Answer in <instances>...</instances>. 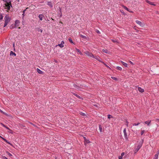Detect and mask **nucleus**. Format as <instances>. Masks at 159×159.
Wrapping results in <instances>:
<instances>
[{"mask_svg":"<svg viewBox=\"0 0 159 159\" xmlns=\"http://www.w3.org/2000/svg\"><path fill=\"white\" fill-rule=\"evenodd\" d=\"M5 22L8 23L10 20V18L7 15H6L4 18Z\"/></svg>","mask_w":159,"mask_h":159,"instance_id":"nucleus-1","label":"nucleus"},{"mask_svg":"<svg viewBox=\"0 0 159 159\" xmlns=\"http://www.w3.org/2000/svg\"><path fill=\"white\" fill-rule=\"evenodd\" d=\"M142 143H140L137 146L136 148L134 150V152L135 153L137 152L140 149L141 147L142 146Z\"/></svg>","mask_w":159,"mask_h":159,"instance_id":"nucleus-2","label":"nucleus"},{"mask_svg":"<svg viewBox=\"0 0 159 159\" xmlns=\"http://www.w3.org/2000/svg\"><path fill=\"white\" fill-rule=\"evenodd\" d=\"M123 133L124 134V137L126 140H128V137L126 132V129L125 128L123 130Z\"/></svg>","mask_w":159,"mask_h":159,"instance_id":"nucleus-3","label":"nucleus"},{"mask_svg":"<svg viewBox=\"0 0 159 159\" xmlns=\"http://www.w3.org/2000/svg\"><path fill=\"white\" fill-rule=\"evenodd\" d=\"M84 53L87 55L88 56L92 57V56H93V54L91 52H89L88 51H86L84 52Z\"/></svg>","mask_w":159,"mask_h":159,"instance_id":"nucleus-4","label":"nucleus"},{"mask_svg":"<svg viewBox=\"0 0 159 159\" xmlns=\"http://www.w3.org/2000/svg\"><path fill=\"white\" fill-rule=\"evenodd\" d=\"M136 22L138 24V25H139L140 26L142 27H143L144 26V24L143 23H142L140 21L137 20L136 21Z\"/></svg>","mask_w":159,"mask_h":159,"instance_id":"nucleus-5","label":"nucleus"},{"mask_svg":"<svg viewBox=\"0 0 159 159\" xmlns=\"http://www.w3.org/2000/svg\"><path fill=\"white\" fill-rule=\"evenodd\" d=\"M20 23V21L18 20H16L15 22V27H17L19 25V24Z\"/></svg>","mask_w":159,"mask_h":159,"instance_id":"nucleus-6","label":"nucleus"},{"mask_svg":"<svg viewBox=\"0 0 159 159\" xmlns=\"http://www.w3.org/2000/svg\"><path fill=\"white\" fill-rule=\"evenodd\" d=\"M64 42L63 41H62L61 42V44H58L57 46H59L61 48H62L64 47Z\"/></svg>","mask_w":159,"mask_h":159,"instance_id":"nucleus-7","label":"nucleus"},{"mask_svg":"<svg viewBox=\"0 0 159 159\" xmlns=\"http://www.w3.org/2000/svg\"><path fill=\"white\" fill-rule=\"evenodd\" d=\"M84 144H85V145H86V144L90 143V142L89 141V140H88L85 137H84Z\"/></svg>","mask_w":159,"mask_h":159,"instance_id":"nucleus-8","label":"nucleus"},{"mask_svg":"<svg viewBox=\"0 0 159 159\" xmlns=\"http://www.w3.org/2000/svg\"><path fill=\"white\" fill-rule=\"evenodd\" d=\"M11 7V2L10 1H9V3L8 5H7V8H6L7 10H10V7Z\"/></svg>","mask_w":159,"mask_h":159,"instance_id":"nucleus-9","label":"nucleus"},{"mask_svg":"<svg viewBox=\"0 0 159 159\" xmlns=\"http://www.w3.org/2000/svg\"><path fill=\"white\" fill-rule=\"evenodd\" d=\"M92 57L95 59L99 61H101L100 60V58L98 57L97 56H94L93 55V56H92Z\"/></svg>","mask_w":159,"mask_h":159,"instance_id":"nucleus-10","label":"nucleus"},{"mask_svg":"<svg viewBox=\"0 0 159 159\" xmlns=\"http://www.w3.org/2000/svg\"><path fill=\"white\" fill-rule=\"evenodd\" d=\"M121 63H122V65L124 66L125 67H128V65L126 63H125L122 61H121Z\"/></svg>","mask_w":159,"mask_h":159,"instance_id":"nucleus-11","label":"nucleus"},{"mask_svg":"<svg viewBox=\"0 0 159 159\" xmlns=\"http://www.w3.org/2000/svg\"><path fill=\"white\" fill-rule=\"evenodd\" d=\"M36 70L37 71V72L40 74H42L43 73V72L41 70H40V69H39V68H37L36 69Z\"/></svg>","mask_w":159,"mask_h":159,"instance_id":"nucleus-12","label":"nucleus"},{"mask_svg":"<svg viewBox=\"0 0 159 159\" xmlns=\"http://www.w3.org/2000/svg\"><path fill=\"white\" fill-rule=\"evenodd\" d=\"M146 2L147 3L149 4L150 5H153V6H155V4H154L152 2H150L148 0H146Z\"/></svg>","mask_w":159,"mask_h":159,"instance_id":"nucleus-13","label":"nucleus"},{"mask_svg":"<svg viewBox=\"0 0 159 159\" xmlns=\"http://www.w3.org/2000/svg\"><path fill=\"white\" fill-rule=\"evenodd\" d=\"M138 90L141 93H143L144 92V89L140 87H138Z\"/></svg>","mask_w":159,"mask_h":159,"instance_id":"nucleus-14","label":"nucleus"},{"mask_svg":"<svg viewBox=\"0 0 159 159\" xmlns=\"http://www.w3.org/2000/svg\"><path fill=\"white\" fill-rule=\"evenodd\" d=\"M125 153L122 152L121 155V156H119L118 157V158L119 159H122Z\"/></svg>","mask_w":159,"mask_h":159,"instance_id":"nucleus-15","label":"nucleus"},{"mask_svg":"<svg viewBox=\"0 0 159 159\" xmlns=\"http://www.w3.org/2000/svg\"><path fill=\"white\" fill-rule=\"evenodd\" d=\"M10 55L11 56H12L14 55L15 56H16V54L15 53L13 52V51H11L10 52Z\"/></svg>","mask_w":159,"mask_h":159,"instance_id":"nucleus-16","label":"nucleus"},{"mask_svg":"<svg viewBox=\"0 0 159 159\" xmlns=\"http://www.w3.org/2000/svg\"><path fill=\"white\" fill-rule=\"evenodd\" d=\"M80 36L81 38H83V39H86V40H88V38L87 37H86L85 36H84V35H82L81 34H80Z\"/></svg>","mask_w":159,"mask_h":159,"instance_id":"nucleus-17","label":"nucleus"},{"mask_svg":"<svg viewBox=\"0 0 159 159\" xmlns=\"http://www.w3.org/2000/svg\"><path fill=\"white\" fill-rule=\"evenodd\" d=\"M151 120L146 121L144 122V123L147 125H149V124H150V123H151Z\"/></svg>","mask_w":159,"mask_h":159,"instance_id":"nucleus-18","label":"nucleus"},{"mask_svg":"<svg viewBox=\"0 0 159 159\" xmlns=\"http://www.w3.org/2000/svg\"><path fill=\"white\" fill-rule=\"evenodd\" d=\"M123 7L124 8V9H125L127 11H129L130 12H133L132 11H129V9L127 7H125V6H123Z\"/></svg>","mask_w":159,"mask_h":159,"instance_id":"nucleus-19","label":"nucleus"},{"mask_svg":"<svg viewBox=\"0 0 159 159\" xmlns=\"http://www.w3.org/2000/svg\"><path fill=\"white\" fill-rule=\"evenodd\" d=\"M43 17V16L42 14H40L39 16V17L41 20H42V18Z\"/></svg>","mask_w":159,"mask_h":159,"instance_id":"nucleus-20","label":"nucleus"},{"mask_svg":"<svg viewBox=\"0 0 159 159\" xmlns=\"http://www.w3.org/2000/svg\"><path fill=\"white\" fill-rule=\"evenodd\" d=\"M102 51L103 52L106 53H109V51L106 49H103Z\"/></svg>","mask_w":159,"mask_h":159,"instance_id":"nucleus-21","label":"nucleus"},{"mask_svg":"<svg viewBox=\"0 0 159 159\" xmlns=\"http://www.w3.org/2000/svg\"><path fill=\"white\" fill-rule=\"evenodd\" d=\"M9 3V2H8L7 1H6V3L4 4V7H5L6 8H7Z\"/></svg>","mask_w":159,"mask_h":159,"instance_id":"nucleus-22","label":"nucleus"},{"mask_svg":"<svg viewBox=\"0 0 159 159\" xmlns=\"http://www.w3.org/2000/svg\"><path fill=\"white\" fill-rule=\"evenodd\" d=\"M48 5L51 7H52V3L51 2H48Z\"/></svg>","mask_w":159,"mask_h":159,"instance_id":"nucleus-23","label":"nucleus"},{"mask_svg":"<svg viewBox=\"0 0 159 159\" xmlns=\"http://www.w3.org/2000/svg\"><path fill=\"white\" fill-rule=\"evenodd\" d=\"M80 114L82 116H86V114L84 113H83L82 112H80Z\"/></svg>","mask_w":159,"mask_h":159,"instance_id":"nucleus-24","label":"nucleus"},{"mask_svg":"<svg viewBox=\"0 0 159 159\" xmlns=\"http://www.w3.org/2000/svg\"><path fill=\"white\" fill-rule=\"evenodd\" d=\"M99 129L100 132H102V128L101 125H99Z\"/></svg>","mask_w":159,"mask_h":159,"instance_id":"nucleus-25","label":"nucleus"},{"mask_svg":"<svg viewBox=\"0 0 159 159\" xmlns=\"http://www.w3.org/2000/svg\"><path fill=\"white\" fill-rule=\"evenodd\" d=\"M158 156L157 154H156L154 156V157L153 159H157L158 158Z\"/></svg>","mask_w":159,"mask_h":159,"instance_id":"nucleus-26","label":"nucleus"},{"mask_svg":"<svg viewBox=\"0 0 159 159\" xmlns=\"http://www.w3.org/2000/svg\"><path fill=\"white\" fill-rule=\"evenodd\" d=\"M68 40L71 43H73V42L70 38L68 39Z\"/></svg>","mask_w":159,"mask_h":159,"instance_id":"nucleus-27","label":"nucleus"},{"mask_svg":"<svg viewBox=\"0 0 159 159\" xmlns=\"http://www.w3.org/2000/svg\"><path fill=\"white\" fill-rule=\"evenodd\" d=\"M116 69L117 70H121L122 69L121 67H120L119 66L116 67Z\"/></svg>","mask_w":159,"mask_h":159,"instance_id":"nucleus-28","label":"nucleus"},{"mask_svg":"<svg viewBox=\"0 0 159 159\" xmlns=\"http://www.w3.org/2000/svg\"><path fill=\"white\" fill-rule=\"evenodd\" d=\"M2 15V14H0V20H2L3 19Z\"/></svg>","mask_w":159,"mask_h":159,"instance_id":"nucleus-29","label":"nucleus"},{"mask_svg":"<svg viewBox=\"0 0 159 159\" xmlns=\"http://www.w3.org/2000/svg\"><path fill=\"white\" fill-rule=\"evenodd\" d=\"M107 116H108V119H110V118H112V116H111V115H109V114Z\"/></svg>","mask_w":159,"mask_h":159,"instance_id":"nucleus-30","label":"nucleus"},{"mask_svg":"<svg viewBox=\"0 0 159 159\" xmlns=\"http://www.w3.org/2000/svg\"><path fill=\"white\" fill-rule=\"evenodd\" d=\"M140 124V123L138 122L137 124L136 123H134L133 124V126H137L139 125Z\"/></svg>","mask_w":159,"mask_h":159,"instance_id":"nucleus-31","label":"nucleus"},{"mask_svg":"<svg viewBox=\"0 0 159 159\" xmlns=\"http://www.w3.org/2000/svg\"><path fill=\"white\" fill-rule=\"evenodd\" d=\"M10 28L11 29H13V28H14L15 27H15V26H14V25H12L11 26H10Z\"/></svg>","mask_w":159,"mask_h":159,"instance_id":"nucleus-32","label":"nucleus"},{"mask_svg":"<svg viewBox=\"0 0 159 159\" xmlns=\"http://www.w3.org/2000/svg\"><path fill=\"white\" fill-rule=\"evenodd\" d=\"M111 78L112 79H113V80H117V78H116V77H111Z\"/></svg>","mask_w":159,"mask_h":159,"instance_id":"nucleus-33","label":"nucleus"},{"mask_svg":"<svg viewBox=\"0 0 159 159\" xmlns=\"http://www.w3.org/2000/svg\"><path fill=\"white\" fill-rule=\"evenodd\" d=\"M111 40L114 43H117V40L115 39H111Z\"/></svg>","mask_w":159,"mask_h":159,"instance_id":"nucleus-34","label":"nucleus"},{"mask_svg":"<svg viewBox=\"0 0 159 159\" xmlns=\"http://www.w3.org/2000/svg\"><path fill=\"white\" fill-rule=\"evenodd\" d=\"M73 94L74 95H75L78 98H80V97L78 95L76 94L75 93H74Z\"/></svg>","mask_w":159,"mask_h":159,"instance_id":"nucleus-35","label":"nucleus"},{"mask_svg":"<svg viewBox=\"0 0 159 159\" xmlns=\"http://www.w3.org/2000/svg\"><path fill=\"white\" fill-rule=\"evenodd\" d=\"M7 155H9V156H12V155H11V153H9V152H7Z\"/></svg>","mask_w":159,"mask_h":159,"instance_id":"nucleus-36","label":"nucleus"},{"mask_svg":"<svg viewBox=\"0 0 159 159\" xmlns=\"http://www.w3.org/2000/svg\"><path fill=\"white\" fill-rule=\"evenodd\" d=\"M2 139L6 142L8 143L7 142V140L6 139H5L4 138H3L2 137Z\"/></svg>","mask_w":159,"mask_h":159,"instance_id":"nucleus-37","label":"nucleus"},{"mask_svg":"<svg viewBox=\"0 0 159 159\" xmlns=\"http://www.w3.org/2000/svg\"><path fill=\"white\" fill-rule=\"evenodd\" d=\"M8 23H7V22H5V23H4V27H6L7 25V24Z\"/></svg>","mask_w":159,"mask_h":159,"instance_id":"nucleus-38","label":"nucleus"},{"mask_svg":"<svg viewBox=\"0 0 159 159\" xmlns=\"http://www.w3.org/2000/svg\"><path fill=\"white\" fill-rule=\"evenodd\" d=\"M144 132H145V131L144 130H142L141 131V135H143Z\"/></svg>","mask_w":159,"mask_h":159,"instance_id":"nucleus-39","label":"nucleus"},{"mask_svg":"<svg viewBox=\"0 0 159 159\" xmlns=\"http://www.w3.org/2000/svg\"><path fill=\"white\" fill-rule=\"evenodd\" d=\"M38 31H40L41 32V33H42V31H43V30H42L39 29L38 30Z\"/></svg>","mask_w":159,"mask_h":159,"instance_id":"nucleus-40","label":"nucleus"},{"mask_svg":"<svg viewBox=\"0 0 159 159\" xmlns=\"http://www.w3.org/2000/svg\"><path fill=\"white\" fill-rule=\"evenodd\" d=\"M96 32L98 34H100V32L98 30H96Z\"/></svg>","mask_w":159,"mask_h":159,"instance_id":"nucleus-41","label":"nucleus"},{"mask_svg":"<svg viewBox=\"0 0 159 159\" xmlns=\"http://www.w3.org/2000/svg\"><path fill=\"white\" fill-rule=\"evenodd\" d=\"M61 13V9L60 8V11H59ZM60 17H61L62 16V14H61V15H60Z\"/></svg>","mask_w":159,"mask_h":159,"instance_id":"nucleus-42","label":"nucleus"},{"mask_svg":"<svg viewBox=\"0 0 159 159\" xmlns=\"http://www.w3.org/2000/svg\"><path fill=\"white\" fill-rule=\"evenodd\" d=\"M1 125H2L4 127H6V126L5 125H4L2 123H1Z\"/></svg>","mask_w":159,"mask_h":159,"instance_id":"nucleus-43","label":"nucleus"},{"mask_svg":"<svg viewBox=\"0 0 159 159\" xmlns=\"http://www.w3.org/2000/svg\"><path fill=\"white\" fill-rule=\"evenodd\" d=\"M2 158L3 159H8L6 157L3 156L2 157Z\"/></svg>","mask_w":159,"mask_h":159,"instance_id":"nucleus-44","label":"nucleus"},{"mask_svg":"<svg viewBox=\"0 0 159 159\" xmlns=\"http://www.w3.org/2000/svg\"><path fill=\"white\" fill-rule=\"evenodd\" d=\"M0 112H1V113L4 114H5V113L3 112L2 110H1L0 109Z\"/></svg>","mask_w":159,"mask_h":159,"instance_id":"nucleus-45","label":"nucleus"},{"mask_svg":"<svg viewBox=\"0 0 159 159\" xmlns=\"http://www.w3.org/2000/svg\"><path fill=\"white\" fill-rule=\"evenodd\" d=\"M76 51L79 52H80V50L76 48Z\"/></svg>","mask_w":159,"mask_h":159,"instance_id":"nucleus-46","label":"nucleus"},{"mask_svg":"<svg viewBox=\"0 0 159 159\" xmlns=\"http://www.w3.org/2000/svg\"><path fill=\"white\" fill-rule=\"evenodd\" d=\"M126 126L127 127L128 126V122L127 121H126Z\"/></svg>","mask_w":159,"mask_h":159,"instance_id":"nucleus-47","label":"nucleus"},{"mask_svg":"<svg viewBox=\"0 0 159 159\" xmlns=\"http://www.w3.org/2000/svg\"><path fill=\"white\" fill-rule=\"evenodd\" d=\"M129 62L130 63V64H131L132 65H133V63L131 61H129Z\"/></svg>","mask_w":159,"mask_h":159,"instance_id":"nucleus-48","label":"nucleus"},{"mask_svg":"<svg viewBox=\"0 0 159 159\" xmlns=\"http://www.w3.org/2000/svg\"><path fill=\"white\" fill-rule=\"evenodd\" d=\"M159 154V150L158 151H157V153L156 154H157L158 156Z\"/></svg>","mask_w":159,"mask_h":159,"instance_id":"nucleus-49","label":"nucleus"},{"mask_svg":"<svg viewBox=\"0 0 159 159\" xmlns=\"http://www.w3.org/2000/svg\"><path fill=\"white\" fill-rule=\"evenodd\" d=\"M26 11V10H24L23 11V13H25V11Z\"/></svg>","mask_w":159,"mask_h":159,"instance_id":"nucleus-50","label":"nucleus"},{"mask_svg":"<svg viewBox=\"0 0 159 159\" xmlns=\"http://www.w3.org/2000/svg\"><path fill=\"white\" fill-rule=\"evenodd\" d=\"M22 15H23L22 18H24V16H25L24 13H23V14H22Z\"/></svg>","mask_w":159,"mask_h":159,"instance_id":"nucleus-51","label":"nucleus"},{"mask_svg":"<svg viewBox=\"0 0 159 159\" xmlns=\"http://www.w3.org/2000/svg\"><path fill=\"white\" fill-rule=\"evenodd\" d=\"M6 129H9V128L7 127H5Z\"/></svg>","mask_w":159,"mask_h":159,"instance_id":"nucleus-52","label":"nucleus"},{"mask_svg":"<svg viewBox=\"0 0 159 159\" xmlns=\"http://www.w3.org/2000/svg\"><path fill=\"white\" fill-rule=\"evenodd\" d=\"M79 53L80 55L82 54V53L80 52H79Z\"/></svg>","mask_w":159,"mask_h":159,"instance_id":"nucleus-53","label":"nucleus"},{"mask_svg":"<svg viewBox=\"0 0 159 159\" xmlns=\"http://www.w3.org/2000/svg\"><path fill=\"white\" fill-rule=\"evenodd\" d=\"M7 0H6L5 1V0H4V1H5L6 2V1H7Z\"/></svg>","mask_w":159,"mask_h":159,"instance_id":"nucleus-54","label":"nucleus"},{"mask_svg":"<svg viewBox=\"0 0 159 159\" xmlns=\"http://www.w3.org/2000/svg\"><path fill=\"white\" fill-rule=\"evenodd\" d=\"M2 137L1 136H0V138H2Z\"/></svg>","mask_w":159,"mask_h":159,"instance_id":"nucleus-55","label":"nucleus"},{"mask_svg":"<svg viewBox=\"0 0 159 159\" xmlns=\"http://www.w3.org/2000/svg\"><path fill=\"white\" fill-rule=\"evenodd\" d=\"M158 84H159V81L158 82Z\"/></svg>","mask_w":159,"mask_h":159,"instance_id":"nucleus-56","label":"nucleus"},{"mask_svg":"<svg viewBox=\"0 0 159 159\" xmlns=\"http://www.w3.org/2000/svg\"><path fill=\"white\" fill-rule=\"evenodd\" d=\"M55 159H56V158Z\"/></svg>","mask_w":159,"mask_h":159,"instance_id":"nucleus-57","label":"nucleus"},{"mask_svg":"<svg viewBox=\"0 0 159 159\" xmlns=\"http://www.w3.org/2000/svg\"><path fill=\"white\" fill-rule=\"evenodd\" d=\"M55 159H56V158Z\"/></svg>","mask_w":159,"mask_h":159,"instance_id":"nucleus-58","label":"nucleus"}]
</instances>
